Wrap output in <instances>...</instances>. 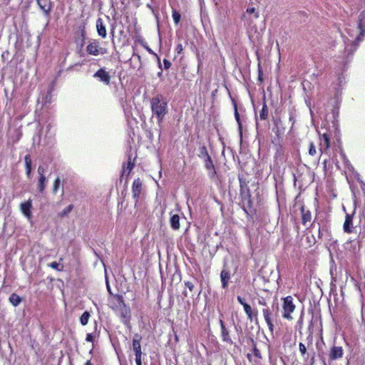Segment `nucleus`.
<instances>
[{
    "label": "nucleus",
    "mask_w": 365,
    "mask_h": 365,
    "mask_svg": "<svg viewBox=\"0 0 365 365\" xmlns=\"http://www.w3.org/2000/svg\"><path fill=\"white\" fill-rule=\"evenodd\" d=\"M302 221L303 223L305 224L307 222H310L311 220V213L309 211H304V208L302 209Z\"/></svg>",
    "instance_id": "nucleus-25"
},
{
    "label": "nucleus",
    "mask_w": 365,
    "mask_h": 365,
    "mask_svg": "<svg viewBox=\"0 0 365 365\" xmlns=\"http://www.w3.org/2000/svg\"><path fill=\"white\" fill-rule=\"evenodd\" d=\"M164 63H165V68H168L170 65V63L169 61H168L167 60L164 61Z\"/></svg>",
    "instance_id": "nucleus-38"
},
{
    "label": "nucleus",
    "mask_w": 365,
    "mask_h": 365,
    "mask_svg": "<svg viewBox=\"0 0 365 365\" xmlns=\"http://www.w3.org/2000/svg\"><path fill=\"white\" fill-rule=\"evenodd\" d=\"M352 217L350 215H346L345 222L343 225V229L345 232L351 233L352 232L351 225H352Z\"/></svg>",
    "instance_id": "nucleus-16"
},
{
    "label": "nucleus",
    "mask_w": 365,
    "mask_h": 365,
    "mask_svg": "<svg viewBox=\"0 0 365 365\" xmlns=\"http://www.w3.org/2000/svg\"><path fill=\"white\" fill-rule=\"evenodd\" d=\"M247 12L249 14H255V9L254 7L248 8L247 9Z\"/></svg>",
    "instance_id": "nucleus-35"
},
{
    "label": "nucleus",
    "mask_w": 365,
    "mask_h": 365,
    "mask_svg": "<svg viewBox=\"0 0 365 365\" xmlns=\"http://www.w3.org/2000/svg\"><path fill=\"white\" fill-rule=\"evenodd\" d=\"M358 27L360 30V36H363L365 33V11H362L359 15Z\"/></svg>",
    "instance_id": "nucleus-17"
},
{
    "label": "nucleus",
    "mask_w": 365,
    "mask_h": 365,
    "mask_svg": "<svg viewBox=\"0 0 365 365\" xmlns=\"http://www.w3.org/2000/svg\"><path fill=\"white\" fill-rule=\"evenodd\" d=\"M9 302L13 306L17 307L21 303V299L19 295L14 293L9 297Z\"/></svg>",
    "instance_id": "nucleus-22"
},
{
    "label": "nucleus",
    "mask_w": 365,
    "mask_h": 365,
    "mask_svg": "<svg viewBox=\"0 0 365 365\" xmlns=\"http://www.w3.org/2000/svg\"><path fill=\"white\" fill-rule=\"evenodd\" d=\"M36 1L43 13L46 15H48L52 8V3L51 0H36Z\"/></svg>",
    "instance_id": "nucleus-12"
},
{
    "label": "nucleus",
    "mask_w": 365,
    "mask_h": 365,
    "mask_svg": "<svg viewBox=\"0 0 365 365\" xmlns=\"http://www.w3.org/2000/svg\"><path fill=\"white\" fill-rule=\"evenodd\" d=\"M361 40V38H360V36H359L356 38V41L357 42H359Z\"/></svg>",
    "instance_id": "nucleus-41"
},
{
    "label": "nucleus",
    "mask_w": 365,
    "mask_h": 365,
    "mask_svg": "<svg viewBox=\"0 0 365 365\" xmlns=\"http://www.w3.org/2000/svg\"><path fill=\"white\" fill-rule=\"evenodd\" d=\"M94 77L99 78L101 81L106 85L110 83V76L104 68H101L97 72H96Z\"/></svg>",
    "instance_id": "nucleus-11"
},
{
    "label": "nucleus",
    "mask_w": 365,
    "mask_h": 365,
    "mask_svg": "<svg viewBox=\"0 0 365 365\" xmlns=\"http://www.w3.org/2000/svg\"><path fill=\"white\" fill-rule=\"evenodd\" d=\"M87 54L93 56H103L108 53L106 48L101 46V43L98 40L92 39L88 41L86 47Z\"/></svg>",
    "instance_id": "nucleus-2"
},
{
    "label": "nucleus",
    "mask_w": 365,
    "mask_h": 365,
    "mask_svg": "<svg viewBox=\"0 0 365 365\" xmlns=\"http://www.w3.org/2000/svg\"><path fill=\"white\" fill-rule=\"evenodd\" d=\"M319 151L321 153H326L330 147V139L327 134L320 135L319 138Z\"/></svg>",
    "instance_id": "nucleus-7"
},
{
    "label": "nucleus",
    "mask_w": 365,
    "mask_h": 365,
    "mask_svg": "<svg viewBox=\"0 0 365 365\" xmlns=\"http://www.w3.org/2000/svg\"><path fill=\"white\" fill-rule=\"evenodd\" d=\"M205 152V166L206 169L209 171V175L210 178H213L215 175V170L214 168V165L210 156L208 155L207 150L203 149Z\"/></svg>",
    "instance_id": "nucleus-5"
},
{
    "label": "nucleus",
    "mask_w": 365,
    "mask_h": 365,
    "mask_svg": "<svg viewBox=\"0 0 365 365\" xmlns=\"http://www.w3.org/2000/svg\"><path fill=\"white\" fill-rule=\"evenodd\" d=\"M85 365H92L90 361H87Z\"/></svg>",
    "instance_id": "nucleus-42"
},
{
    "label": "nucleus",
    "mask_w": 365,
    "mask_h": 365,
    "mask_svg": "<svg viewBox=\"0 0 365 365\" xmlns=\"http://www.w3.org/2000/svg\"><path fill=\"white\" fill-rule=\"evenodd\" d=\"M46 182V179L45 176H40L39 177L38 187V190H39V191L41 192H42L44 190V189H45Z\"/></svg>",
    "instance_id": "nucleus-24"
},
{
    "label": "nucleus",
    "mask_w": 365,
    "mask_h": 365,
    "mask_svg": "<svg viewBox=\"0 0 365 365\" xmlns=\"http://www.w3.org/2000/svg\"><path fill=\"white\" fill-rule=\"evenodd\" d=\"M263 317L269 327L270 332L272 334L274 331V324L272 323V312L269 308H264L262 309Z\"/></svg>",
    "instance_id": "nucleus-8"
},
{
    "label": "nucleus",
    "mask_w": 365,
    "mask_h": 365,
    "mask_svg": "<svg viewBox=\"0 0 365 365\" xmlns=\"http://www.w3.org/2000/svg\"><path fill=\"white\" fill-rule=\"evenodd\" d=\"M72 208H73L72 205H69L67 207L66 210H65V213L70 212L72 210Z\"/></svg>",
    "instance_id": "nucleus-39"
},
{
    "label": "nucleus",
    "mask_w": 365,
    "mask_h": 365,
    "mask_svg": "<svg viewBox=\"0 0 365 365\" xmlns=\"http://www.w3.org/2000/svg\"><path fill=\"white\" fill-rule=\"evenodd\" d=\"M344 350L341 346H333L329 351V357L331 361L336 360L343 357Z\"/></svg>",
    "instance_id": "nucleus-6"
},
{
    "label": "nucleus",
    "mask_w": 365,
    "mask_h": 365,
    "mask_svg": "<svg viewBox=\"0 0 365 365\" xmlns=\"http://www.w3.org/2000/svg\"><path fill=\"white\" fill-rule=\"evenodd\" d=\"M96 29L98 34L103 38H105L107 36V32L106 26L103 24V20L101 19H98L96 21Z\"/></svg>",
    "instance_id": "nucleus-15"
},
{
    "label": "nucleus",
    "mask_w": 365,
    "mask_h": 365,
    "mask_svg": "<svg viewBox=\"0 0 365 365\" xmlns=\"http://www.w3.org/2000/svg\"><path fill=\"white\" fill-rule=\"evenodd\" d=\"M282 308L284 311L283 317L289 320L292 319L291 314L294 311L295 305L291 296H287L283 299Z\"/></svg>",
    "instance_id": "nucleus-3"
},
{
    "label": "nucleus",
    "mask_w": 365,
    "mask_h": 365,
    "mask_svg": "<svg viewBox=\"0 0 365 365\" xmlns=\"http://www.w3.org/2000/svg\"><path fill=\"white\" fill-rule=\"evenodd\" d=\"M299 351L302 354V355H304L307 352V348L305 345L302 343H299Z\"/></svg>",
    "instance_id": "nucleus-30"
},
{
    "label": "nucleus",
    "mask_w": 365,
    "mask_h": 365,
    "mask_svg": "<svg viewBox=\"0 0 365 365\" xmlns=\"http://www.w3.org/2000/svg\"><path fill=\"white\" fill-rule=\"evenodd\" d=\"M185 284L189 290L192 292L194 288V284L191 282H186Z\"/></svg>",
    "instance_id": "nucleus-32"
},
{
    "label": "nucleus",
    "mask_w": 365,
    "mask_h": 365,
    "mask_svg": "<svg viewBox=\"0 0 365 365\" xmlns=\"http://www.w3.org/2000/svg\"><path fill=\"white\" fill-rule=\"evenodd\" d=\"M317 153L316 148L313 143H311L309 145V154L312 156H314Z\"/></svg>",
    "instance_id": "nucleus-28"
},
{
    "label": "nucleus",
    "mask_w": 365,
    "mask_h": 365,
    "mask_svg": "<svg viewBox=\"0 0 365 365\" xmlns=\"http://www.w3.org/2000/svg\"><path fill=\"white\" fill-rule=\"evenodd\" d=\"M141 190H142V182L139 178L135 179L132 185V193H133V198L135 199L136 201H138V199L140 197Z\"/></svg>",
    "instance_id": "nucleus-9"
},
{
    "label": "nucleus",
    "mask_w": 365,
    "mask_h": 365,
    "mask_svg": "<svg viewBox=\"0 0 365 365\" xmlns=\"http://www.w3.org/2000/svg\"><path fill=\"white\" fill-rule=\"evenodd\" d=\"M91 317V314L88 312L86 311L80 317V322L83 326H85L88 324V319Z\"/></svg>",
    "instance_id": "nucleus-23"
},
{
    "label": "nucleus",
    "mask_w": 365,
    "mask_h": 365,
    "mask_svg": "<svg viewBox=\"0 0 365 365\" xmlns=\"http://www.w3.org/2000/svg\"><path fill=\"white\" fill-rule=\"evenodd\" d=\"M267 116H268V108H267V106L264 104L262 106V108L260 111L259 118L261 120H265V119H267Z\"/></svg>",
    "instance_id": "nucleus-26"
},
{
    "label": "nucleus",
    "mask_w": 365,
    "mask_h": 365,
    "mask_svg": "<svg viewBox=\"0 0 365 365\" xmlns=\"http://www.w3.org/2000/svg\"><path fill=\"white\" fill-rule=\"evenodd\" d=\"M203 149H206L205 147L202 148L200 150V155L205 158V152L203 151Z\"/></svg>",
    "instance_id": "nucleus-37"
},
{
    "label": "nucleus",
    "mask_w": 365,
    "mask_h": 365,
    "mask_svg": "<svg viewBox=\"0 0 365 365\" xmlns=\"http://www.w3.org/2000/svg\"><path fill=\"white\" fill-rule=\"evenodd\" d=\"M173 21L175 22V24H179L180 21V14L175 10H174L173 11Z\"/></svg>",
    "instance_id": "nucleus-27"
},
{
    "label": "nucleus",
    "mask_w": 365,
    "mask_h": 365,
    "mask_svg": "<svg viewBox=\"0 0 365 365\" xmlns=\"http://www.w3.org/2000/svg\"><path fill=\"white\" fill-rule=\"evenodd\" d=\"M141 336L138 334H135L133 339V350L135 355V363L136 365H142V351L140 346Z\"/></svg>",
    "instance_id": "nucleus-4"
},
{
    "label": "nucleus",
    "mask_w": 365,
    "mask_h": 365,
    "mask_svg": "<svg viewBox=\"0 0 365 365\" xmlns=\"http://www.w3.org/2000/svg\"><path fill=\"white\" fill-rule=\"evenodd\" d=\"M50 267L53 269H58V264L56 262H53L50 264Z\"/></svg>",
    "instance_id": "nucleus-34"
},
{
    "label": "nucleus",
    "mask_w": 365,
    "mask_h": 365,
    "mask_svg": "<svg viewBox=\"0 0 365 365\" xmlns=\"http://www.w3.org/2000/svg\"><path fill=\"white\" fill-rule=\"evenodd\" d=\"M151 109L153 113L161 122L168 113V103L162 96H157L151 100Z\"/></svg>",
    "instance_id": "nucleus-1"
},
{
    "label": "nucleus",
    "mask_w": 365,
    "mask_h": 365,
    "mask_svg": "<svg viewBox=\"0 0 365 365\" xmlns=\"http://www.w3.org/2000/svg\"><path fill=\"white\" fill-rule=\"evenodd\" d=\"M24 162L26 169V175L29 178L31 172V160L29 155H26L24 157Z\"/></svg>",
    "instance_id": "nucleus-20"
},
{
    "label": "nucleus",
    "mask_w": 365,
    "mask_h": 365,
    "mask_svg": "<svg viewBox=\"0 0 365 365\" xmlns=\"http://www.w3.org/2000/svg\"><path fill=\"white\" fill-rule=\"evenodd\" d=\"M32 207V201L31 199L28 200L27 201L22 202L20 205V209L23 215L27 217L29 220L31 218V209Z\"/></svg>",
    "instance_id": "nucleus-10"
},
{
    "label": "nucleus",
    "mask_w": 365,
    "mask_h": 365,
    "mask_svg": "<svg viewBox=\"0 0 365 365\" xmlns=\"http://www.w3.org/2000/svg\"><path fill=\"white\" fill-rule=\"evenodd\" d=\"M237 301L243 306L244 310L250 321L253 319V313L252 307L245 302V301L240 296L237 297Z\"/></svg>",
    "instance_id": "nucleus-13"
},
{
    "label": "nucleus",
    "mask_w": 365,
    "mask_h": 365,
    "mask_svg": "<svg viewBox=\"0 0 365 365\" xmlns=\"http://www.w3.org/2000/svg\"><path fill=\"white\" fill-rule=\"evenodd\" d=\"M118 303L120 307H121V317L123 318V322L127 323L128 317H129V309L125 306L121 297H118Z\"/></svg>",
    "instance_id": "nucleus-14"
},
{
    "label": "nucleus",
    "mask_w": 365,
    "mask_h": 365,
    "mask_svg": "<svg viewBox=\"0 0 365 365\" xmlns=\"http://www.w3.org/2000/svg\"><path fill=\"white\" fill-rule=\"evenodd\" d=\"M220 325H221L222 339L225 341L231 342V339L229 336V332L225 327V325H224L222 321H220Z\"/></svg>",
    "instance_id": "nucleus-21"
},
{
    "label": "nucleus",
    "mask_w": 365,
    "mask_h": 365,
    "mask_svg": "<svg viewBox=\"0 0 365 365\" xmlns=\"http://www.w3.org/2000/svg\"><path fill=\"white\" fill-rule=\"evenodd\" d=\"M170 225L174 230H178L180 228V217L178 215H174L171 217Z\"/></svg>",
    "instance_id": "nucleus-19"
},
{
    "label": "nucleus",
    "mask_w": 365,
    "mask_h": 365,
    "mask_svg": "<svg viewBox=\"0 0 365 365\" xmlns=\"http://www.w3.org/2000/svg\"><path fill=\"white\" fill-rule=\"evenodd\" d=\"M86 341H93V336L91 334H88L86 336Z\"/></svg>",
    "instance_id": "nucleus-36"
},
{
    "label": "nucleus",
    "mask_w": 365,
    "mask_h": 365,
    "mask_svg": "<svg viewBox=\"0 0 365 365\" xmlns=\"http://www.w3.org/2000/svg\"><path fill=\"white\" fill-rule=\"evenodd\" d=\"M60 185V179L56 178L53 182V192L56 193L58 189V187Z\"/></svg>",
    "instance_id": "nucleus-29"
},
{
    "label": "nucleus",
    "mask_w": 365,
    "mask_h": 365,
    "mask_svg": "<svg viewBox=\"0 0 365 365\" xmlns=\"http://www.w3.org/2000/svg\"><path fill=\"white\" fill-rule=\"evenodd\" d=\"M44 173H45L44 168H43L42 166H39L38 168V173L39 175V177L40 176H45L44 175Z\"/></svg>",
    "instance_id": "nucleus-31"
},
{
    "label": "nucleus",
    "mask_w": 365,
    "mask_h": 365,
    "mask_svg": "<svg viewBox=\"0 0 365 365\" xmlns=\"http://www.w3.org/2000/svg\"><path fill=\"white\" fill-rule=\"evenodd\" d=\"M221 281L222 284V287L226 288L228 285V280L230 279L229 272L225 269L221 272L220 274Z\"/></svg>",
    "instance_id": "nucleus-18"
},
{
    "label": "nucleus",
    "mask_w": 365,
    "mask_h": 365,
    "mask_svg": "<svg viewBox=\"0 0 365 365\" xmlns=\"http://www.w3.org/2000/svg\"><path fill=\"white\" fill-rule=\"evenodd\" d=\"M235 118H236L237 120L239 122V114L237 110L235 111Z\"/></svg>",
    "instance_id": "nucleus-40"
},
{
    "label": "nucleus",
    "mask_w": 365,
    "mask_h": 365,
    "mask_svg": "<svg viewBox=\"0 0 365 365\" xmlns=\"http://www.w3.org/2000/svg\"><path fill=\"white\" fill-rule=\"evenodd\" d=\"M183 48H182V44H178L176 47V51L178 52V53H180L182 51Z\"/></svg>",
    "instance_id": "nucleus-33"
}]
</instances>
